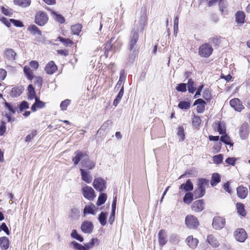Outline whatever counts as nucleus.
<instances>
[{
    "mask_svg": "<svg viewBox=\"0 0 250 250\" xmlns=\"http://www.w3.org/2000/svg\"><path fill=\"white\" fill-rule=\"evenodd\" d=\"M139 32L137 29H132L130 32V34L128 39V49L129 51L134 49L139 39Z\"/></svg>",
    "mask_w": 250,
    "mask_h": 250,
    "instance_id": "obj_1",
    "label": "nucleus"
},
{
    "mask_svg": "<svg viewBox=\"0 0 250 250\" xmlns=\"http://www.w3.org/2000/svg\"><path fill=\"white\" fill-rule=\"evenodd\" d=\"M207 184V182L206 179H199L198 183V188L193 192L194 196L196 198L202 197L204 195L205 193V186Z\"/></svg>",
    "mask_w": 250,
    "mask_h": 250,
    "instance_id": "obj_2",
    "label": "nucleus"
},
{
    "mask_svg": "<svg viewBox=\"0 0 250 250\" xmlns=\"http://www.w3.org/2000/svg\"><path fill=\"white\" fill-rule=\"evenodd\" d=\"M213 52L212 46L208 43H204L199 48V55L205 58H208L211 55Z\"/></svg>",
    "mask_w": 250,
    "mask_h": 250,
    "instance_id": "obj_3",
    "label": "nucleus"
},
{
    "mask_svg": "<svg viewBox=\"0 0 250 250\" xmlns=\"http://www.w3.org/2000/svg\"><path fill=\"white\" fill-rule=\"evenodd\" d=\"M185 223L187 226L190 229H195L199 225L197 218L192 215H188L186 217Z\"/></svg>",
    "mask_w": 250,
    "mask_h": 250,
    "instance_id": "obj_4",
    "label": "nucleus"
},
{
    "mask_svg": "<svg viewBox=\"0 0 250 250\" xmlns=\"http://www.w3.org/2000/svg\"><path fill=\"white\" fill-rule=\"evenodd\" d=\"M93 186L96 190L101 192L106 188V183L103 179L98 177L94 179Z\"/></svg>",
    "mask_w": 250,
    "mask_h": 250,
    "instance_id": "obj_5",
    "label": "nucleus"
},
{
    "mask_svg": "<svg viewBox=\"0 0 250 250\" xmlns=\"http://www.w3.org/2000/svg\"><path fill=\"white\" fill-rule=\"evenodd\" d=\"M48 18L46 13L39 12L35 17V22L40 26L44 25L48 21Z\"/></svg>",
    "mask_w": 250,
    "mask_h": 250,
    "instance_id": "obj_6",
    "label": "nucleus"
},
{
    "mask_svg": "<svg viewBox=\"0 0 250 250\" xmlns=\"http://www.w3.org/2000/svg\"><path fill=\"white\" fill-rule=\"evenodd\" d=\"M82 190L84 197L89 200H93L96 196L95 191L91 187L86 186Z\"/></svg>",
    "mask_w": 250,
    "mask_h": 250,
    "instance_id": "obj_7",
    "label": "nucleus"
},
{
    "mask_svg": "<svg viewBox=\"0 0 250 250\" xmlns=\"http://www.w3.org/2000/svg\"><path fill=\"white\" fill-rule=\"evenodd\" d=\"M234 235L236 241L240 242H244L247 237V234L244 229H237L234 233Z\"/></svg>",
    "mask_w": 250,
    "mask_h": 250,
    "instance_id": "obj_8",
    "label": "nucleus"
},
{
    "mask_svg": "<svg viewBox=\"0 0 250 250\" xmlns=\"http://www.w3.org/2000/svg\"><path fill=\"white\" fill-rule=\"evenodd\" d=\"M147 23V18L145 14H143L141 15L140 17L139 21L136 22H135L134 27L133 29H137V31L139 32V30L141 31H142L145 25Z\"/></svg>",
    "mask_w": 250,
    "mask_h": 250,
    "instance_id": "obj_9",
    "label": "nucleus"
},
{
    "mask_svg": "<svg viewBox=\"0 0 250 250\" xmlns=\"http://www.w3.org/2000/svg\"><path fill=\"white\" fill-rule=\"evenodd\" d=\"M225 219L221 217H215L212 221V227L215 229H221L225 225Z\"/></svg>",
    "mask_w": 250,
    "mask_h": 250,
    "instance_id": "obj_10",
    "label": "nucleus"
},
{
    "mask_svg": "<svg viewBox=\"0 0 250 250\" xmlns=\"http://www.w3.org/2000/svg\"><path fill=\"white\" fill-rule=\"evenodd\" d=\"M93 225L89 221H84L81 225V229L82 231L85 233H91L93 229Z\"/></svg>",
    "mask_w": 250,
    "mask_h": 250,
    "instance_id": "obj_11",
    "label": "nucleus"
},
{
    "mask_svg": "<svg viewBox=\"0 0 250 250\" xmlns=\"http://www.w3.org/2000/svg\"><path fill=\"white\" fill-rule=\"evenodd\" d=\"M80 170L81 173L82 180L88 184L90 183L92 181V177L91 175V172L83 168H80Z\"/></svg>",
    "mask_w": 250,
    "mask_h": 250,
    "instance_id": "obj_12",
    "label": "nucleus"
},
{
    "mask_svg": "<svg viewBox=\"0 0 250 250\" xmlns=\"http://www.w3.org/2000/svg\"><path fill=\"white\" fill-rule=\"evenodd\" d=\"M229 104L230 106L237 111H241L244 108L242 102L237 98L231 100Z\"/></svg>",
    "mask_w": 250,
    "mask_h": 250,
    "instance_id": "obj_13",
    "label": "nucleus"
},
{
    "mask_svg": "<svg viewBox=\"0 0 250 250\" xmlns=\"http://www.w3.org/2000/svg\"><path fill=\"white\" fill-rule=\"evenodd\" d=\"M204 208V202L202 200H198L195 201L191 205L192 210L196 212H201Z\"/></svg>",
    "mask_w": 250,
    "mask_h": 250,
    "instance_id": "obj_14",
    "label": "nucleus"
},
{
    "mask_svg": "<svg viewBox=\"0 0 250 250\" xmlns=\"http://www.w3.org/2000/svg\"><path fill=\"white\" fill-rule=\"evenodd\" d=\"M81 164L83 167L87 168L88 169H92L95 166V163L93 161L89 160L87 155L84 157V159L82 160Z\"/></svg>",
    "mask_w": 250,
    "mask_h": 250,
    "instance_id": "obj_15",
    "label": "nucleus"
},
{
    "mask_svg": "<svg viewBox=\"0 0 250 250\" xmlns=\"http://www.w3.org/2000/svg\"><path fill=\"white\" fill-rule=\"evenodd\" d=\"M249 125L247 123H244L240 127L239 134L242 139H246L249 135Z\"/></svg>",
    "mask_w": 250,
    "mask_h": 250,
    "instance_id": "obj_16",
    "label": "nucleus"
},
{
    "mask_svg": "<svg viewBox=\"0 0 250 250\" xmlns=\"http://www.w3.org/2000/svg\"><path fill=\"white\" fill-rule=\"evenodd\" d=\"M75 156L72 159L74 165L76 166L78 164L80 161H82L83 159L87 155L86 154L83 153L80 151H77L75 153Z\"/></svg>",
    "mask_w": 250,
    "mask_h": 250,
    "instance_id": "obj_17",
    "label": "nucleus"
},
{
    "mask_svg": "<svg viewBox=\"0 0 250 250\" xmlns=\"http://www.w3.org/2000/svg\"><path fill=\"white\" fill-rule=\"evenodd\" d=\"M114 37L111 38L105 44L104 47V54L106 58L108 56V52L111 51L113 52V42L114 40Z\"/></svg>",
    "mask_w": 250,
    "mask_h": 250,
    "instance_id": "obj_18",
    "label": "nucleus"
},
{
    "mask_svg": "<svg viewBox=\"0 0 250 250\" xmlns=\"http://www.w3.org/2000/svg\"><path fill=\"white\" fill-rule=\"evenodd\" d=\"M57 69V67L54 62L51 61L45 66V70L48 74H53Z\"/></svg>",
    "mask_w": 250,
    "mask_h": 250,
    "instance_id": "obj_19",
    "label": "nucleus"
},
{
    "mask_svg": "<svg viewBox=\"0 0 250 250\" xmlns=\"http://www.w3.org/2000/svg\"><path fill=\"white\" fill-rule=\"evenodd\" d=\"M23 90L24 88L21 85L15 86L12 89L10 95L13 97H17L21 95Z\"/></svg>",
    "mask_w": 250,
    "mask_h": 250,
    "instance_id": "obj_20",
    "label": "nucleus"
},
{
    "mask_svg": "<svg viewBox=\"0 0 250 250\" xmlns=\"http://www.w3.org/2000/svg\"><path fill=\"white\" fill-rule=\"evenodd\" d=\"M237 194L239 198L245 199L248 194V189L243 186H239L237 188Z\"/></svg>",
    "mask_w": 250,
    "mask_h": 250,
    "instance_id": "obj_21",
    "label": "nucleus"
},
{
    "mask_svg": "<svg viewBox=\"0 0 250 250\" xmlns=\"http://www.w3.org/2000/svg\"><path fill=\"white\" fill-rule=\"evenodd\" d=\"M186 242L188 245L192 249H195L198 243V240L194 238L192 236H188L186 239Z\"/></svg>",
    "mask_w": 250,
    "mask_h": 250,
    "instance_id": "obj_22",
    "label": "nucleus"
},
{
    "mask_svg": "<svg viewBox=\"0 0 250 250\" xmlns=\"http://www.w3.org/2000/svg\"><path fill=\"white\" fill-rule=\"evenodd\" d=\"M193 185L189 179L186 181V184H182L180 187V189L184 190L185 192L190 191L193 190Z\"/></svg>",
    "mask_w": 250,
    "mask_h": 250,
    "instance_id": "obj_23",
    "label": "nucleus"
},
{
    "mask_svg": "<svg viewBox=\"0 0 250 250\" xmlns=\"http://www.w3.org/2000/svg\"><path fill=\"white\" fill-rule=\"evenodd\" d=\"M235 21L238 24H243L245 22V15L241 11H238L235 15Z\"/></svg>",
    "mask_w": 250,
    "mask_h": 250,
    "instance_id": "obj_24",
    "label": "nucleus"
},
{
    "mask_svg": "<svg viewBox=\"0 0 250 250\" xmlns=\"http://www.w3.org/2000/svg\"><path fill=\"white\" fill-rule=\"evenodd\" d=\"M4 55L8 60L13 61L15 59L16 53L13 49L8 48L5 50Z\"/></svg>",
    "mask_w": 250,
    "mask_h": 250,
    "instance_id": "obj_25",
    "label": "nucleus"
},
{
    "mask_svg": "<svg viewBox=\"0 0 250 250\" xmlns=\"http://www.w3.org/2000/svg\"><path fill=\"white\" fill-rule=\"evenodd\" d=\"M0 246L2 250H7L9 247V239L5 236L0 237Z\"/></svg>",
    "mask_w": 250,
    "mask_h": 250,
    "instance_id": "obj_26",
    "label": "nucleus"
},
{
    "mask_svg": "<svg viewBox=\"0 0 250 250\" xmlns=\"http://www.w3.org/2000/svg\"><path fill=\"white\" fill-rule=\"evenodd\" d=\"M159 240L160 245L163 246L167 242L166 233L164 230L161 229L159 232Z\"/></svg>",
    "mask_w": 250,
    "mask_h": 250,
    "instance_id": "obj_27",
    "label": "nucleus"
},
{
    "mask_svg": "<svg viewBox=\"0 0 250 250\" xmlns=\"http://www.w3.org/2000/svg\"><path fill=\"white\" fill-rule=\"evenodd\" d=\"M208 243L213 247H217L219 245L218 240L212 235H208L207 237Z\"/></svg>",
    "mask_w": 250,
    "mask_h": 250,
    "instance_id": "obj_28",
    "label": "nucleus"
},
{
    "mask_svg": "<svg viewBox=\"0 0 250 250\" xmlns=\"http://www.w3.org/2000/svg\"><path fill=\"white\" fill-rule=\"evenodd\" d=\"M28 90V99L30 100H33L36 97L35 96V91L34 88L32 84H29L27 88Z\"/></svg>",
    "mask_w": 250,
    "mask_h": 250,
    "instance_id": "obj_29",
    "label": "nucleus"
},
{
    "mask_svg": "<svg viewBox=\"0 0 250 250\" xmlns=\"http://www.w3.org/2000/svg\"><path fill=\"white\" fill-rule=\"evenodd\" d=\"M28 30L32 35L37 34L41 36L42 35L41 31L35 25H31L28 27Z\"/></svg>",
    "mask_w": 250,
    "mask_h": 250,
    "instance_id": "obj_30",
    "label": "nucleus"
},
{
    "mask_svg": "<svg viewBox=\"0 0 250 250\" xmlns=\"http://www.w3.org/2000/svg\"><path fill=\"white\" fill-rule=\"evenodd\" d=\"M236 206L237 212L239 213V214L243 217L245 216L246 215V211L245 209L244 205L242 203H237Z\"/></svg>",
    "mask_w": 250,
    "mask_h": 250,
    "instance_id": "obj_31",
    "label": "nucleus"
},
{
    "mask_svg": "<svg viewBox=\"0 0 250 250\" xmlns=\"http://www.w3.org/2000/svg\"><path fill=\"white\" fill-rule=\"evenodd\" d=\"M124 94V86H122L119 92L118 93L116 98L113 101V104L115 106H117L118 104L120 102Z\"/></svg>",
    "mask_w": 250,
    "mask_h": 250,
    "instance_id": "obj_32",
    "label": "nucleus"
},
{
    "mask_svg": "<svg viewBox=\"0 0 250 250\" xmlns=\"http://www.w3.org/2000/svg\"><path fill=\"white\" fill-rule=\"evenodd\" d=\"M15 4L23 7L28 6L30 4V0H14Z\"/></svg>",
    "mask_w": 250,
    "mask_h": 250,
    "instance_id": "obj_33",
    "label": "nucleus"
},
{
    "mask_svg": "<svg viewBox=\"0 0 250 250\" xmlns=\"http://www.w3.org/2000/svg\"><path fill=\"white\" fill-rule=\"evenodd\" d=\"M107 213L104 212H101L99 215L98 219L99 220L101 225L104 226L106 223Z\"/></svg>",
    "mask_w": 250,
    "mask_h": 250,
    "instance_id": "obj_34",
    "label": "nucleus"
},
{
    "mask_svg": "<svg viewBox=\"0 0 250 250\" xmlns=\"http://www.w3.org/2000/svg\"><path fill=\"white\" fill-rule=\"evenodd\" d=\"M23 72L28 80H31L33 79V73L29 66H25L23 68Z\"/></svg>",
    "mask_w": 250,
    "mask_h": 250,
    "instance_id": "obj_35",
    "label": "nucleus"
},
{
    "mask_svg": "<svg viewBox=\"0 0 250 250\" xmlns=\"http://www.w3.org/2000/svg\"><path fill=\"white\" fill-rule=\"evenodd\" d=\"M111 123V122L109 120L104 122V123L101 126L100 129L98 130L97 132L101 133L102 131H104L105 132L108 131Z\"/></svg>",
    "mask_w": 250,
    "mask_h": 250,
    "instance_id": "obj_36",
    "label": "nucleus"
},
{
    "mask_svg": "<svg viewBox=\"0 0 250 250\" xmlns=\"http://www.w3.org/2000/svg\"><path fill=\"white\" fill-rule=\"evenodd\" d=\"M193 195L194 194L191 192L187 193L184 197V202L187 204H190L193 200Z\"/></svg>",
    "mask_w": 250,
    "mask_h": 250,
    "instance_id": "obj_37",
    "label": "nucleus"
},
{
    "mask_svg": "<svg viewBox=\"0 0 250 250\" xmlns=\"http://www.w3.org/2000/svg\"><path fill=\"white\" fill-rule=\"evenodd\" d=\"M95 208V206L92 204L90 206H86L83 209V213L84 214L85 213H88V214H91L93 215L95 214V212L94 211V209Z\"/></svg>",
    "mask_w": 250,
    "mask_h": 250,
    "instance_id": "obj_38",
    "label": "nucleus"
},
{
    "mask_svg": "<svg viewBox=\"0 0 250 250\" xmlns=\"http://www.w3.org/2000/svg\"><path fill=\"white\" fill-rule=\"evenodd\" d=\"M122 45V42L121 41L117 40L115 42H113V53H115L121 48Z\"/></svg>",
    "mask_w": 250,
    "mask_h": 250,
    "instance_id": "obj_39",
    "label": "nucleus"
},
{
    "mask_svg": "<svg viewBox=\"0 0 250 250\" xmlns=\"http://www.w3.org/2000/svg\"><path fill=\"white\" fill-rule=\"evenodd\" d=\"M194 81L191 79H188L187 85L189 93H193L196 89L194 86Z\"/></svg>",
    "mask_w": 250,
    "mask_h": 250,
    "instance_id": "obj_40",
    "label": "nucleus"
},
{
    "mask_svg": "<svg viewBox=\"0 0 250 250\" xmlns=\"http://www.w3.org/2000/svg\"><path fill=\"white\" fill-rule=\"evenodd\" d=\"M220 181V177L218 174L213 173L212 176L210 184L213 187L215 186Z\"/></svg>",
    "mask_w": 250,
    "mask_h": 250,
    "instance_id": "obj_41",
    "label": "nucleus"
},
{
    "mask_svg": "<svg viewBox=\"0 0 250 250\" xmlns=\"http://www.w3.org/2000/svg\"><path fill=\"white\" fill-rule=\"evenodd\" d=\"M178 107L181 109L187 110L190 108V103L188 101H181L179 103Z\"/></svg>",
    "mask_w": 250,
    "mask_h": 250,
    "instance_id": "obj_42",
    "label": "nucleus"
},
{
    "mask_svg": "<svg viewBox=\"0 0 250 250\" xmlns=\"http://www.w3.org/2000/svg\"><path fill=\"white\" fill-rule=\"evenodd\" d=\"M18 106V108H19V110H18V113L21 112L23 110L29 108V104L25 101H22Z\"/></svg>",
    "mask_w": 250,
    "mask_h": 250,
    "instance_id": "obj_43",
    "label": "nucleus"
},
{
    "mask_svg": "<svg viewBox=\"0 0 250 250\" xmlns=\"http://www.w3.org/2000/svg\"><path fill=\"white\" fill-rule=\"evenodd\" d=\"M107 199V196L105 193H101L98 197L97 202V206H101L104 204Z\"/></svg>",
    "mask_w": 250,
    "mask_h": 250,
    "instance_id": "obj_44",
    "label": "nucleus"
},
{
    "mask_svg": "<svg viewBox=\"0 0 250 250\" xmlns=\"http://www.w3.org/2000/svg\"><path fill=\"white\" fill-rule=\"evenodd\" d=\"M82 26L80 24H77L71 26V31L74 35H79L81 31Z\"/></svg>",
    "mask_w": 250,
    "mask_h": 250,
    "instance_id": "obj_45",
    "label": "nucleus"
},
{
    "mask_svg": "<svg viewBox=\"0 0 250 250\" xmlns=\"http://www.w3.org/2000/svg\"><path fill=\"white\" fill-rule=\"evenodd\" d=\"M71 236L74 239L77 240L80 242H82L83 241V237L79 235L76 230L73 229L71 233Z\"/></svg>",
    "mask_w": 250,
    "mask_h": 250,
    "instance_id": "obj_46",
    "label": "nucleus"
},
{
    "mask_svg": "<svg viewBox=\"0 0 250 250\" xmlns=\"http://www.w3.org/2000/svg\"><path fill=\"white\" fill-rule=\"evenodd\" d=\"M52 14L53 15L55 16V20L56 21H57L58 22H59L61 23H63L65 22L64 18L61 15L58 14H57L56 12H54V11L52 12Z\"/></svg>",
    "mask_w": 250,
    "mask_h": 250,
    "instance_id": "obj_47",
    "label": "nucleus"
},
{
    "mask_svg": "<svg viewBox=\"0 0 250 250\" xmlns=\"http://www.w3.org/2000/svg\"><path fill=\"white\" fill-rule=\"evenodd\" d=\"M71 101L69 99L65 100L62 101L60 104V108L62 110H66L67 106L70 104Z\"/></svg>",
    "mask_w": 250,
    "mask_h": 250,
    "instance_id": "obj_48",
    "label": "nucleus"
},
{
    "mask_svg": "<svg viewBox=\"0 0 250 250\" xmlns=\"http://www.w3.org/2000/svg\"><path fill=\"white\" fill-rule=\"evenodd\" d=\"M5 106L8 109V110L12 113L14 114L18 110V106L11 105L10 104L6 102L5 104Z\"/></svg>",
    "mask_w": 250,
    "mask_h": 250,
    "instance_id": "obj_49",
    "label": "nucleus"
},
{
    "mask_svg": "<svg viewBox=\"0 0 250 250\" xmlns=\"http://www.w3.org/2000/svg\"><path fill=\"white\" fill-rule=\"evenodd\" d=\"M176 89L178 91L185 92L187 91V84L185 83H181L177 84Z\"/></svg>",
    "mask_w": 250,
    "mask_h": 250,
    "instance_id": "obj_50",
    "label": "nucleus"
},
{
    "mask_svg": "<svg viewBox=\"0 0 250 250\" xmlns=\"http://www.w3.org/2000/svg\"><path fill=\"white\" fill-rule=\"evenodd\" d=\"M216 129L219 132L220 134H224L226 133V129L224 125H221V123L216 124Z\"/></svg>",
    "mask_w": 250,
    "mask_h": 250,
    "instance_id": "obj_51",
    "label": "nucleus"
},
{
    "mask_svg": "<svg viewBox=\"0 0 250 250\" xmlns=\"http://www.w3.org/2000/svg\"><path fill=\"white\" fill-rule=\"evenodd\" d=\"M203 98L209 101L211 99V93L208 89H205L203 92Z\"/></svg>",
    "mask_w": 250,
    "mask_h": 250,
    "instance_id": "obj_52",
    "label": "nucleus"
},
{
    "mask_svg": "<svg viewBox=\"0 0 250 250\" xmlns=\"http://www.w3.org/2000/svg\"><path fill=\"white\" fill-rule=\"evenodd\" d=\"M220 140L221 141L224 143L226 145H232V144L231 143L229 137L227 135L222 136L220 138Z\"/></svg>",
    "mask_w": 250,
    "mask_h": 250,
    "instance_id": "obj_53",
    "label": "nucleus"
},
{
    "mask_svg": "<svg viewBox=\"0 0 250 250\" xmlns=\"http://www.w3.org/2000/svg\"><path fill=\"white\" fill-rule=\"evenodd\" d=\"M58 40L65 45H69L72 44V42L69 39H65L61 37H59Z\"/></svg>",
    "mask_w": 250,
    "mask_h": 250,
    "instance_id": "obj_54",
    "label": "nucleus"
},
{
    "mask_svg": "<svg viewBox=\"0 0 250 250\" xmlns=\"http://www.w3.org/2000/svg\"><path fill=\"white\" fill-rule=\"evenodd\" d=\"M71 245H72L74 248L78 250H85L84 246L75 241L72 242L71 243Z\"/></svg>",
    "mask_w": 250,
    "mask_h": 250,
    "instance_id": "obj_55",
    "label": "nucleus"
},
{
    "mask_svg": "<svg viewBox=\"0 0 250 250\" xmlns=\"http://www.w3.org/2000/svg\"><path fill=\"white\" fill-rule=\"evenodd\" d=\"M223 159V157L222 154L215 155L213 157L214 162L217 164H220L222 162Z\"/></svg>",
    "mask_w": 250,
    "mask_h": 250,
    "instance_id": "obj_56",
    "label": "nucleus"
},
{
    "mask_svg": "<svg viewBox=\"0 0 250 250\" xmlns=\"http://www.w3.org/2000/svg\"><path fill=\"white\" fill-rule=\"evenodd\" d=\"M35 104H36V105L38 108H40L45 107V103L40 101V99H39V98H38V97L35 98Z\"/></svg>",
    "mask_w": 250,
    "mask_h": 250,
    "instance_id": "obj_57",
    "label": "nucleus"
},
{
    "mask_svg": "<svg viewBox=\"0 0 250 250\" xmlns=\"http://www.w3.org/2000/svg\"><path fill=\"white\" fill-rule=\"evenodd\" d=\"M11 22H12L15 26L17 27H21L24 26L23 23L19 20L10 19L9 20Z\"/></svg>",
    "mask_w": 250,
    "mask_h": 250,
    "instance_id": "obj_58",
    "label": "nucleus"
},
{
    "mask_svg": "<svg viewBox=\"0 0 250 250\" xmlns=\"http://www.w3.org/2000/svg\"><path fill=\"white\" fill-rule=\"evenodd\" d=\"M201 120L199 116H194L192 119V124L194 126H198L200 125Z\"/></svg>",
    "mask_w": 250,
    "mask_h": 250,
    "instance_id": "obj_59",
    "label": "nucleus"
},
{
    "mask_svg": "<svg viewBox=\"0 0 250 250\" xmlns=\"http://www.w3.org/2000/svg\"><path fill=\"white\" fill-rule=\"evenodd\" d=\"M1 9L2 12L6 16L10 17L12 15V9H11L6 8L2 6L1 7Z\"/></svg>",
    "mask_w": 250,
    "mask_h": 250,
    "instance_id": "obj_60",
    "label": "nucleus"
},
{
    "mask_svg": "<svg viewBox=\"0 0 250 250\" xmlns=\"http://www.w3.org/2000/svg\"><path fill=\"white\" fill-rule=\"evenodd\" d=\"M177 135L181 137L180 141H183L185 139L184 130L183 127H179L177 132Z\"/></svg>",
    "mask_w": 250,
    "mask_h": 250,
    "instance_id": "obj_61",
    "label": "nucleus"
},
{
    "mask_svg": "<svg viewBox=\"0 0 250 250\" xmlns=\"http://www.w3.org/2000/svg\"><path fill=\"white\" fill-rule=\"evenodd\" d=\"M37 134L36 130H32L31 133L26 136L25 138V142H29Z\"/></svg>",
    "mask_w": 250,
    "mask_h": 250,
    "instance_id": "obj_62",
    "label": "nucleus"
},
{
    "mask_svg": "<svg viewBox=\"0 0 250 250\" xmlns=\"http://www.w3.org/2000/svg\"><path fill=\"white\" fill-rule=\"evenodd\" d=\"M178 23H179V19L178 16H176L174 21V34H177L178 31Z\"/></svg>",
    "mask_w": 250,
    "mask_h": 250,
    "instance_id": "obj_63",
    "label": "nucleus"
},
{
    "mask_svg": "<svg viewBox=\"0 0 250 250\" xmlns=\"http://www.w3.org/2000/svg\"><path fill=\"white\" fill-rule=\"evenodd\" d=\"M34 83L38 85L39 87H41L42 85V79L40 77H35L33 78Z\"/></svg>",
    "mask_w": 250,
    "mask_h": 250,
    "instance_id": "obj_64",
    "label": "nucleus"
}]
</instances>
